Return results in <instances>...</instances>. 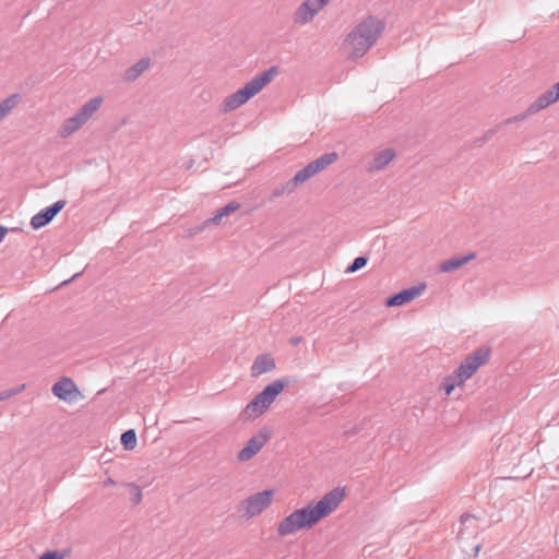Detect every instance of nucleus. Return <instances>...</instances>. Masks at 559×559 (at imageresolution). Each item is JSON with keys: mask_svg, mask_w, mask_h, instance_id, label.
<instances>
[{"mask_svg": "<svg viewBox=\"0 0 559 559\" xmlns=\"http://www.w3.org/2000/svg\"><path fill=\"white\" fill-rule=\"evenodd\" d=\"M346 498V489L336 487L324 493L318 501L295 509L278 521L276 533L280 537H287L300 531L313 528L323 519L335 512Z\"/></svg>", "mask_w": 559, "mask_h": 559, "instance_id": "1", "label": "nucleus"}, {"mask_svg": "<svg viewBox=\"0 0 559 559\" xmlns=\"http://www.w3.org/2000/svg\"><path fill=\"white\" fill-rule=\"evenodd\" d=\"M384 28V22L376 16L362 19L344 37L340 47L343 56L349 60L364 57L381 37Z\"/></svg>", "mask_w": 559, "mask_h": 559, "instance_id": "2", "label": "nucleus"}, {"mask_svg": "<svg viewBox=\"0 0 559 559\" xmlns=\"http://www.w3.org/2000/svg\"><path fill=\"white\" fill-rule=\"evenodd\" d=\"M276 74L277 69L275 67L259 73L247 82L243 87L226 96L219 105L221 111L226 114L238 109L269 85Z\"/></svg>", "mask_w": 559, "mask_h": 559, "instance_id": "3", "label": "nucleus"}, {"mask_svg": "<svg viewBox=\"0 0 559 559\" xmlns=\"http://www.w3.org/2000/svg\"><path fill=\"white\" fill-rule=\"evenodd\" d=\"M286 385L283 380H275L267 384L242 411V417L246 420H253L263 415L278 394Z\"/></svg>", "mask_w": 559, "mask_h": 559, "instance_id": "4", "label": "nucleus"}, {"mask_svg": "<svg viewBox=\"0 0 559 559\" xmlns=\"http://www.w3.org/2000/svg\"><path fill=\"white\" fill-rule=\"evenodd\" d=\"M103 102L102 96L86 102L74 115L62 122L58 130L59 135L66 139L79 131L99 110Z\"/></svg>", "mask_w": 559, "mask_h": 559, "instance_id": "5", "label": "nucleus"}, {"mask_svg": "<svg viewBox=\"0 0 559 559\" xmlns=\"http://www.w3.org/2000/svg\"><path fill=\"white\" fill-rule=\"evenodd\" d=\"M338 159V155L335 152L325 153L319 156L317 159L312 160L308 165H306L302 169L298 170L295 176L289 180L286 185L287 190L290 192L296 187L302 185L310 178L314 177L319 173L326 169L330 165L335 163Z\"/></svg>", "mask_w": 559, "mask_h": 559, "instance_id": "6", "label": "nucleus"}, {"mask_svg": "<svg viewBox=\"0 0 559 559\" xmlns=\"http://www.w3.org/2000/svg\"><path fill=\"white\" fill-rule=\"evenodd\" d=\"M274 496V489L254 492L241 501L240 508L247 518L259 516L272 506Z\"/></svg>", "mask_w": 559, "mask_h": 559, "instance_id": "7", "label": "nucleus"}, {"mask_svg": "<svg viewBox=\"0 0 559 559\" xmlns=\"http://www.w3.org/2000/svg\"><path fill=\"white\" fill-rule=\"evenodd\" d=\"M489 357L490 349L488 347L478 348L462 361L455 372L460 376L461 380L467 381L489 360Z\"/></svg>", "mask_w": 559, "mask_h": 559, "instance_id": "8", "label": "nucleus"}, {"mask_svg": "<svg viewBox=\"0 0 559 559\" xmlns=\"http://www.w3.org/2000/svg\"><path fill=\"white\" fill-rule=\"evenodd\" d=\"M331 0H304L294 11L293 21L297 25H306L329 4Z\"/></svg>", "mask_w": 559, "mask_h": 559, "instance_id": "9", "label": "nucleus"}, {"mask_svg": "<svg viewBox=\"0 0 559 559\" xmlns=\"http://www.w3.org/2000/svg\"><path fill=\"white\" fill-rule=\"evenodd\" d=\"M270 439V435L267 432H258L252 436L238 451L236 459L238 462L245 463L254 457L266 444Z\"/></svg>", "mask_w": 559, "mask_h": 559, "instance_id": "10", "label": "nucleus"}, {"mask_svg": "<svg viewBox=\"0 0 559 559\" xmlns=\"http://www.w3.org/2000/svg\"><path fill=\"white\" fill-rule=\"evenodd\" d=\"M55 396L68 403L78 401L82 394L71 378L63 377L59 379L51 388Z\"/></svg>", "mask_w": 559, "mask_h": 559, "instance_id": "11", "label": "nucleus"}, {"mask_svg": "<svg viewBox=\"0 0 559 559\" xmlns=\"http://www.w3.org/2000/svg\"><path fill=\"white\" fill-rule=\"evenodd\" d=\"M426 289V285L424 283L417 284L413 287L403 289L399 294L390 297L385 305L386 307H399L405 304L413 301L418 298Z\"/></svg>", "mask_w": 559, "mask_h": 559, "instance_id": "12", "label": "nucleus"}, {"mask_svg": "<svg viewBox=\"0 0 559 559\" xmlns=\"http://www.w3.org/2000/svg\"><path fill=\"white\" fill-rule=\"evenodd\" d=\"M559 100V81L549 90L539 95L527 109L530 115L536 114Z\"/></svg>", "mask_w": 559, "mask_h": 559, "instance_id": "13", "label": "nucleus"}, {"mask_svg": "<svg viewBox=\"0 0 559 559\" xmlns=\"http://www.w3.org/2000/svg\"><path fill=\"white\" fill-rule=\"evenodd\" d=\"M395 157L396 152L394 148L385 147L377 151L368 163V170L371 173L380 171L388 167Z\"/></svg>", "mask_w": 559, "mask_h": 559, "instance_id": "14", "label": "nucleus"}, {"mask_svg": "<svg viewBox=\"0 0 559 559\" xmlns=\"http://www.w3.org/2000/svg\"><path fill=\"white\" fill-rule=\"evenodd\" d=\"M66 201H57L51 206L34 215L31 219L33 229H39L46 226L64 207Z\"/></svg>", "mask_w": 559, "mask_h": 559, "instance_id": "15", "label": "nucleus"}, {"mask_svg": "<svg viewBox=\"0 0 559 559\" xmlns=\"http://www.w3.org/2000/svg\"><path fill=\"white\" fill-rule=\"evenodd\" d=\"M274 368L275 360L270 354L259 355L251 366V376L257 378L272 371Z\"/></svg>", "mask_w": 559, "mask_h": 559, "instance_id": "16", "label": "nucleus"}, {"mask_svg": "<svg viewBox=\"0 0 559 559\" xmlns=\"http://www.w3.org/2000/svg\"><path fill=\"white\" fill-rule=\"evenodd\" d=\"M474 259H476V254L474 252H471L468 254L461 255V257H453L451 259L443 261L439 265V269H440V271H442L444 273L452 272V271H455V270L464 266L465 264L473 261Z\"/></svg>", "mask_w": 559, "mask_h": 559, "instance_id": "17", "label": "nucleus"}, {"mask_svg": "<svg viewBox=\"0 0 559 559\" xmlns=\"http://www.w3.org/2000/svg\"><path fill=\"white\" fill-rule=\"evenodd\" d=\"M150 66L151 60L148 58H143L124 71L123 79L128 82L134 81L141 76Z\"/></svg>", "mask_w": 559, "mask_h": 559, "instance_id": "18", "label": "nucleus"}, {"mask_svg": "<svg viewBox=\"0 0 559 559\" xmlns=\"http://www.w3.org/2000/svg\"><path fill=\"white\" fill-rule=\"evenodd\" d=\"M465 380H461L460 376L454 371L452 374L447 376L440 383V390L445 396H450L456 388H464Z\"/></svg>", "mask_w": 559, "mask_h": 559, "instance_id": "19", "label": "nucleus"}, {"mask_svg": "<svg viewBox=\"0 0 559 559\" xmlns=\"http://www.w3.org/2000/svg\"><path fill=\"white\" fill-rule=\"evenodd\" d=\"M19 103V94H12L0 102V122L13 111Z\"/></svg>", "mask_w": 559, "mask_h": 559, "instance_id": "20", "label": "nucleus"}, {"mask_svg": "<svg viewBox=\"0 0 559 559\" xmlns=\"http://www.w3.org/2000/svg\"><path fill=\"white\" fill-rule=\"evenodd\" d=\"M239 207H240V205L237 202L228 203L224 207L219 209L212 218L206 221L205 225H210V224L218 225V224H221V222H222V219L224 217H226V216L230 215L231 213L236 212Z\"/></svg>", "mask_w": 559, "mask_h": 559, "instance_id": "21", "label": "nucleus"}, {"mask_svg": "<svg viewBox=\"0 0 559 559\" xmlns=\"http://www.w3.org/2000/svg\"><path fill=\"white\" fill-rule=\"evenodd\" d=\"M136 433L133 429L127 430L121 435V444L126 450H133L136 447Z\"/></svg>", "mask_w": 559, "mask_h": 559, "instance_id": "22", "label": "nucleus"}, {"mask_svg": "<svg viewBox=\"0 0 559 559\" xmlns=\"http://www.w3.org/2000/svg\"><path fill=\"white\" fill-rule=\"evenodd\" d=\"M367 264V259L365 257H358L354 260L350 266L347 267V273H354Z\"/></svg>", "mask_w": 559, "mask_h": 559, "instance_id": "23", "label": "nucleus"}, {"mask_svg": "<svg viewBox=\"0 0 559 559\" xmlns=\"http://www.w3.org/2000/svg\"><path fill=\"white\" fill-rule=\"evenodd\" d=\"M130 490H131V495H132L131 500H132L133 504H139L142 500V491H141L140 487H138L135 485H131Z\"/></svg>", "mask_w": 559, "mask_h": 559, "instance_id": "24", "label": "nucleus"}, {"mask_svg": "<svg viewBox=\"0 0 559 559\" xmlns=\"http://www.w3.org/2000/svg\"><path fill=\"white\" fill-rule=\"evenodd\" d=\"M64 555L58 552V551H46L44 552L39 559H63Z\"/></svg>", "mask_w": 559, "mask_h": 559, "instance_id": "25", "label": "nucleus"}, {"mask_svg": "<svg viewBox=\"0 0 559 559\" xmlns=\"http://www.w3.org/2000/svg\"><path fill=\"white\" fill-rule=\"evenodd\" d=\"M23 389H24V385H22L21 388L16 389V390H10V391H4V392L0 393V401L10 399L11 396L20 393Z\"/></svg>", "mask_w": 559, "mask_h": 559, "instance_id": "26", "label": "nucleus"}, {"mask_svg": "<svg viewBox=\"0 0 559 559\" xmlns=\"http://www.w3.org/2000/svg\"><path fill=\"white\" fill-rule=\"evenodd\" d=\"M7 231H8V229L4 226H0V243L4 239Z\"/></svg>", "mask_w": 559, "mask_h": 559, "instance_id": "27", "label": "nucleus"}, {"mask_svg": "<svg viewBox=\"0 0 559 559\" xmlns=\"http://www.w3.org/2000/svg\"><path fill=\"white\" fill-rule=\"evenodd\" d=\"M104 485H105L106 487L114 486V485H115V480H114L112 478H108V479L104 483Z\"/></svg>", "mask_w": 559, "mask_h": 559, "instance_id": "28", "label": "nucleus"}]
</instances>
